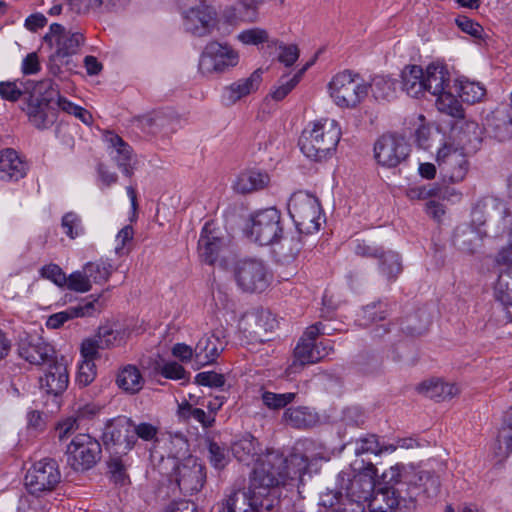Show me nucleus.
<instances>
[{"instance_id":"obj_36","label":"nucleus","mask_w":512,"mask_h":512,"mask_svg":"<svg viewBox=\"0 0 512 512\" xmlns=\"http://www.w3.org/2000/svg\"><path fill=\"white\" fill-rule=\"evenodd\" d=\"M269 183V176L256 170L242 172L234 182L233 188L241 194H248L266 187Z\"/></svg>"},{"instance_id":"obj_39","label":"nucleus","mask_w":512,"mask_h":512,"mask_svg":"<svg viewBox=\"0 0 512 512\" xmlns=\"http://www.w3.org/2000/svg\"><path fill=\"white\" fill-rule=\"evenodd\" d=\"M354 444V452L356 456L363 454L380 455L383 452H393L396 450V446L394 445L381 444L378 436L375 434H366L365 436L356 439Z\"/></svg>"},{"instance_id":"obj_51","label":"nucleus","mask_w":512,"mask_h":512,"mask_svg":"<svg viewBox=\"0 0 512 512\" xmlns=\"http://www.w3.org/2000/svg\"><path fill=\"white\" fill-rule=\"evenodd\" d=\"M441 189L438 185L429 184L409 187L405 194L410 200H426L430 197L439 196Z\"/></svg>"},{"instance_id":"obj_42","label":"nucleus","mask_w":512,"mask_h":512,"mask_svg":"<svg viewBox=\"0 0 512 512\" xmlns=\"http://www.w3.org/2000/svg\"><path fill=\"white\" fill-rule=\"evenodd\" d=\"M378 267L388 280L396 279L403 269L399 254L392 250H384L378 259Z\"/></svg>"},{"instance_id":"obj_3","label":"nucleus","mask_w":512,"mask_h":512,"mask_svg":"<svg viewBox=\"0 0 512 512\" xmlns=\"http://www.w3.org/2000/svg\"><path fill=\"white\" fill-rule=\"evenodd\" d=\"M246 233L251 241L261 246L279 242L284 234L280 210L268 207L251 213L246 225Z\"/></svg>"},{"instance_id":"obj_10","label":"nucleus","mask_w":512,"mask_h":512,"mask_svg":"<svg viewBox=\"0 0 512 512\" xmlns=\"http://www.w3.org/2000/svg\"><path fill=\"white\" fill-rule=\"evenodd\" d=\"M61 481V472L55 459L44 458L32 465L25 475V485L33 495L54 490Z\"/></svg>"},{"instance_id":"obj_63","label":"nucleus","mask_w":512,"mask_h":512,"mask_svg":"<svg viewBox=\"0 0 512 512\" xmlns=\"http://www.w3.org/2000/svg\"><path fill=\"white\" fill-rule=\"evenodd\" d=\"M456 25L465 33L474 38H481L484 32L483 27L466 16H458L455 19Z\"/></svg>"},{"instance_id":"obj_56","label":"nucleus","mask_w":512,"mask_h":512,"mask_svg":"<svg viewBox=\"0 0 512 512\" xmlns=\"http://www.w3.org/2000/svg\"><path fill=\"white\" fill-rule=\"evenodd\" d=\"M268 33L261 28H251L242 31L238 39L246 45H258L268 41Z\"/></svg>"},{"instance_id":"obj_13","label":"nucleus","mask_w":512,"mask_h":512,"mask_svg":"<svg viewBox=\"0 0 512 512\" xmlns=\"http://www.w3.org/2000/svg\"><path fill=\"white\" fill-rule=\"evenodd\" d=\"M436 163L442 180L458 183L464 180L468 172V161L462 148L444 144L438 149Z\"/></svg>"},{"instance_id":"obj_15","label":"nucleus","mask_w":512,"mask_h":512,"mask_svg":"<svg viewBox=\"0 0 512 512\" xmlns=\"http://www.w3.org/2000/svg\"><path fill=\"white\" fill-rule=\"evenodd\" d=\"M104 444L114 448L117 453H128L136 445L133 433V421L126 416H118L110 420L103 433Z\"/></svg>"},{"instance_id":"obj_53","label":"nucleus","mask_w":512,"mask_h":512,"mask_svg":"<svg viewBox=\"0 0 512 512\" xmlns=\"http://www.w3.org/2000/svg\"><path fill=\"white\" fill-rule=\"evenodd\" d=\"M159 427L148 422L134 423L133 422V433L134 437L141 439L146 442L157 441Z\"/></svg>"},{"instance_id":"obj_26","label":"nucleus","mask_w":512,"mask_h":512,"mask_svg":"<svg viewBox=\"0 0 512 512\" xmlns=\"http://www.w3.org/2000/svg\"><path fill=\"white\" fill-rule=\"evenodd\" d=\"M102 305L98 298L92 301H83L76 306L68 307L66 310L52 314L46 321V326L50 329H58L65 322L78 318L93 316L100 313Z\"/></svg>"},{"instance_id":"obj_61","label":"nucleus","mask_w":512,"mask_h":512,"mask_svg":"<svg viewBox=\"0 0 512 512\" xmlns=\"http://www.w3.org/2000/svg\"><path fill=\"white\" fill-rule=\"evenodd\" d=\"M101 349L98 338L95 336L83 340L81 344V356L85 361H93L99 357Z\"/></svg>"},{"instance_id":"obj_49","label":"nucleus","mask_w":512,"mask_h":512,"mask_svg":"<svg viewBox=\"0 0 512 512\" xmlns=\"http://www.w3.org/2000/svg\"><path fill=\"white\" fill-rule=\"evenodd\" d=\"M296 398V393H274L270 391H264L261 395L263 404L271 410H279L292 403Z\"/></svg>"},{"instance_id":"obj_7","label":"nucleus","mask_w":512,"mask_h":512,"mask_svg":"<svg viewBox=\"0 0 512 512\" xmlns=\"http://www.w3.org/2000/svg\"><path fill=\"white\" fill-rule=\"evenodd\" d=\"M230 253V240L213 222L205 223L198 240V254L208 265L223 264Z\"/></svg>"},{"instance_id":"obj_35","label":"nucleus","mask_w":512,"mask_h":512,"mask_svg":"<svg viewBox=\"0 0 512 512\" xmlns=\"http://www.w3.org/2000/svg\"><path fill=\"white\" fill-rule=\"evenodd\" d=\"M285 425L296 429H307L314 426L317 421V415L306 406H297L287 408L282 416Z\"/></svg>"},{"instance_id":"obj_14","label":"nucleus","mask_w":512,"mask_h":512,"mask_svg":"<svg viewBox=\"0 0 512 512\" xmlns=\"http://www.w3.org/2000/svg\"><path fill=\"white\" fill-rule=\"evenodd\" d=\"M410 146L404 137L384 134L374 144V157L377 163L386 168H394L409 156Z\"/></svg>"},{"instance_id":"obj_38","label":"nucleus","mask_w":512,"mask_h":512,"mask_svg":"<svg viewBox=\"0 0 512 512\" xmlns=\"http://www.w3.org/2000/svg\"><path fill=\"white\" fill-rule=\"evenodd\" d=\"M54 94H57V88L53 81L51 89L33 90L32 93H29L25 98V107L22 108L28 118L39 113L42 109H46L48 104L54 100Z\"/></svg>"},{"instance_id":"obj_58","label":"nucleus","mask_w":512,"mask_h":512,"mask_svg":"<svg viewBox=\"0 0 512 512\" xmlns=\"http://www.w3.org/2000/svg\"><path fill=\"white\" fill-rule=\"evenodd\" d=\"M209 460L212 466L222 469L228 462L227 453L224 447L216 442L210 441L208 444Z\"/></svg>"},{"instance_id":"obj_62","label":"nucleus","mask_w":512,"mask_h":512,"mask_svg":"<svg viewBox=\"0 0 512 512\" xmlns=\"http://www.w3.org/2000/svg\"><path fill=\"white\" fill-rule=\"evenodd\" d=\"M96 337L98 338L102 350L114 347L120 342L119 333L109 327H100Z\"/></svg>"},{"instance_id":"obj_44","label":"nucleus","mask_w":512,"mask_h":512,"mask_svg":"<svg viewBox=\"0 0 512 512\" xmlns=\"http://www.w3.org/2000/svg\"><path fill=\"white\" fill-rule=\"evenodd\" d=\"M370 89L373 97L378 101H390L396 94V83L387 77L376 76L373 78Z\"/></svg>"},{"instance_id":"obj_6","label":"nucleus","mask_w":512,"mask_h":512,"mask_svg":"<svg viewBox=\"0 0 512 512\" xmlns=\"http://www.w3.org/2000/svg\"><path fill=\"white\" fill-rule=\"evenodd\" d=\"M335 104L342 108L356 107L368 94V86L350 71L336 74L328 85Z\"/></svg>"},{"instance_id":"obj_59","label":"nucleus","mask_w":512,"mask_h":512,"mask_svg":"<svg viewBox=\"0 0 512 512\" xmlns=\"http://www.w3.org/2000/svg\"><path fill=\"white\" fill-rule=\"evenodd\" d=\"M195 382L202 386L220 388L225 384V377L214 371H204L195 376Z\"/></svg>"},{"instance_id":"obj_9","label":"nucleus","mask_w":512,"mask_h":512,"mask_svg":"<svg viewBox=\"0 0 512 512\" xmlns=\"http://www.w3.org/2000/svg\"><path fill=\"white\" fill-rule=\"evenodd\" d=\"M239 62L238 52L227 43L209 42L199 60V70L203 75L223 73Z\"/></svg>"},{"instance_id":"obj_34","label":"nucleus","mask_w":512,"mask_h":512,"mask_svg":"<svg viewBox=\"0 0 512 512\" xmlns=\"http://www.w3.org/2000/svg\"><path fill=\"white\" fill-rule=\"evenodd\" d=\"M402 89L411 97L418 98L425 92L424 70L418 65H407L401 73Z\"/></svg>"},{"instance_id":"obj_45","label":"nucleus","mask_w":512,"mask_h":512,"mask_svg":"<svg viewBox=\"0 0 512 512\" xmlns=\"http://www.w3.org/2000/svg\"><path fill=\"white\" fill-rule=\"evenodd\" d=\"M437 109L453 118L463 119L464 109L458 99L449 91L439 94L436 98Z\"/></svg>"},{"instance_id":"obj_54","label":"nucleus","mask_w":512,"mask_h":512,"mask_svg":"<svg viewBox=\"0 0 512 512\" xmlns=\"http://www.w3.org/2000/svg\"><path fill=\"white\" fill-rule=\"evenodd\" d=\"M420 486L428 497H434L439 493L440 480L437 475L429 471H422L419 474Z\"/></svg>"},{"instance_id":"obj_57","label":"nucleus","mask_w":512,"mask_h":512,"mask_svg":"<svg viewBox=\"0 0 512 512\" xmlns=\"http://www.w3.org/2000/svg\"><path fill=\"white\" fill-rule=\"evenodd\" d=\"M109 472L115 483L124 484L128 478L126 464L121 457H111L108 461Z\"/></svg>"},{"instance_id":"obj_5","label":"nucleus","mask_w":512,"mask_h":512,"mask_svg":"<svg viewBox=\"0 0 512 512\" xmlns=\"http://www.w3.org/2000/svg\"><path fill=\"white\" fill-rule=\"evenodd\" d=\"M288 213L300 233L312 234L321 226V209L318 199L303 191L295 192L288 202Z\"/></svg>"},{"instance_id":"obj_28","label":"nucleus","mask_w":512,"mask_h":512,"mask_svg":"<svg viewBox=\"0 0 512 512\" xmlns=\"http://www.w3.org/2000/svg\"><path fill=\"white\" fill-rule=\"evenodd\" d=\"M69 383L67 367L63 363L53 361L43 377L40 378V387L47 394L59 395L63 393Z\"/></svg>"},{"instance_id":"obj_24","label":"nucleus","mask_w":512,"mask_h":512,"mask_svg":"<svg viewBox=\"0 0 512 512\" xmlns=\"http://www.w3.org/2000/svg\"><path fill=\"white\" fill-rule=\"evenodd\" d=\"M51 88V79H44L39 82L23 79H17L14 81H2L0 82V97L6 101L16 102L22 97L25 99L29 93H32L33 90Z\"/></svg>"},{"instance_id":"obj_48","label":"nucleus","mask_w":512,"mask_h":512,"mask_svg":"<svg viewBox=\"0 0 512 512\" xmlns=\"http://www.w3.org/2000/svg\"><path fill=\"white\" fill-rule=\"evenodd\" d=\"M485 88L478 82L462 80L459 83V96L462 101L474 104L485 96Z\"/></svg>"},{"instance_id":"obj_12","label":"nucleus","mask_w":512,"mask_h":512,"mask_svg":"<svg viewBox=\"0 0 512 512\" xmlns=\"http://www.w3.org/2000/svg\"><path fill=\"white\" fill-rule=\"evenodd\" d=\"M101 445L88 434L76 435L67 448L68 464L75 471L92 468L101 458Z\"/></svg>"},{"instance_id":"obj_46","label":"nucleus","mask_w":512,"mask_h":512,"mask_svg":"<svg viewBox=\"0 0 512 512\" xmlns=\"http://www.w3.org/2000/svg\"><path fill=\"white\" fill-rule=\"evenodd\" d=\"M90 282L101 284L106 282L113 272L112 264L105 260L88 262L83 266Z\"/></svg>"},{"instance_id":"obj_47","label":"nucleus","mask_w":512,"mask_h":512,"mask_svg":"<svg viewBox=\"0 0 512 512\" xmlns=\"http://www.w3.org/2000/svg\"><path fill=\"white\" fill-rule=\"evenodd\" d=\"M137 126L149 134L162 132L168 124V119L160 112H154L135 118Z\"/></svg>"},{"instance_id":"obj_17","label":"nucleus","mask_w":512,"mask_h":512,"mask_svg":"<svg viewBox=\"0 0 512 512\" xmlns=\"http://www.w3.org/2000/svg\"><path fill=\"white\" fill-rule=\"evenodd\" d=\"M44 41L50 46L56 45L55 57L64 58L76 54L85 38L81 32L65 31L61 24L53 23L49 33L44 36Z\"/></svg>"},{"instance_id":"obj_11","label":"nucleus","mask_w":512,"mask_h":512,"mask_svg":"<svg viewBox=\"0 0 512 512\" xmlns=\"http://www.w3.org/2000/svg\"><path fill=\"white\" fill-rule=\"evenodd\" d=\"M234 275L238 286L246 292H262L270 281L268 268L261 259L245 258L236 263Z\"/></svg>"},{"instance_id":"obj_55","label":"nucleus","mask_w":512,"mask_h":512,"mask_svg":"<svg viewBox=\"0 0 512 512\" xmlns=\"http://www.w3.org/2000/svg\"><path fill=\"white\" fill-rule=\"evenodd\" d=\"M96 365L93 361H85L79 364L76 376V382L81 387H86L93 382L96 377Z\"/></svg>"},{"instance_id":"obj_8","label":"nucleus","mask_w":512,"mask_h":512,"mask_svg":"<svg viewBox=\"0 0 512 512\" xmlns=\"http://www.w3.org/2000/svg\"><path fill=\"white\" fill-rule=\"evenodd\" d=\"M376 468L372 463L360 472L351 476L349 473L339 474V487L343 490L345 496L357 507L361 508V503L369 501L375 488Z\"/></svg>"},{"instance_id":"obj_52","label":"nucleus","mask_w":512,"mask_h":512,"mask_svg":"<svg viewBox=\"0 0 512 512\" xmlns=\"http://www.w3.org/2000/svg\"><path fill=\"white\" fill-rule=\"evenodd\" d=\"M68 289L80 293L87 292L91 289L92 285L90 282V278H88L85 270L75 271L67 278L66 283Z\"/></svg>"},{"instance_id":"obj_2","label":"nucleus","mask_w":512,"mask_h":512,"mask_svg":"<svg viewBox=\"0 0 512 512\" xmlns=\"http://www.w3.org/2000/svg\"><path fill=\"white\" fill-rule=\"evenodd\" d=\"M341 138L338 122L330 118H321L309 123L299 139L302 153L314 161L331 157Z\"/></svg>"},{"instance_id":"obj_41","label":"nucleus","mask_w":512,"mask_h":512,"mask_svg":"<svg viewBox=\"0 0 512 512\" xmlns=\"http://www.w3.org/2000/svg\"><path fill=\"white\" fill-rule=\"evenodd\" d=\"M313 64V62L306 63L293 77L288 78L283 76L279 79L277 85H275L270 92V96L275 101L283 100L300 82L302 76L307 69Z\"/></svg>"},{"instance_id":"obj_18","label":"nucleus","mask_w":512,"mask_h":512,"mask_svg":"<svg viewBox=\"0 0 512 512\" xmlns=\"http://www.w3.org/2000/svg\"><path fill=\"white\" fill-rule=\"evenodd\" d=\"M204 466L195 458H188L177 467L176 481L180 490L185 494L200 491L205 483Z\"/></svg>"},{"instance_id":"obj_21","label":"nucleus","mask_w":512,"mask_h":512,"mask_svg":"<svg viewBox=\"0 0 512 512\" xmlns=\"http://www.w3.org/2000/svg\"><path fill=\"white\" fill-rule=\"evenodd\" d=\"M104 141L107 143L109 154L116 162L118 168L127 177H132L136 159L131 146L119 135L110 131L104 134Z\"/></svg>"},{"instance_id":"obj_32","label":"nucleus","mask_w":512,"mask_h":512,"mask_svg":"<svg viewBox=\"0 0 512 512\" xmlns=\"http://www.w3.org/2000/svg\"><path fill=\"white\" fill-rule=\"evenodd\" d=\"M417 390L426 397L436 401L451 399L460 392L456 384L446 383L440 379L423 381L418 385Z\"/></svg>"},{"instance_id":"obj_1","label":"nucleus","mask_w":512,"mask_h":512,"mask_svg":"<svg viewBox=\"0 0 512 512\" xmlns=\"http://www.w3.org/2000/svg\"><path fill=\"white\" fill-rule=\"evenodd\" d=\"M308 469V459L292 454L288 459L276 452L260 456L253 468L247 489H230L219 512L270 511L279 504L278 487L288 479L301 478Z\"/></svg>"},{"instance_id":"obj_40","label":"nucleus","mask_w":512,"mask_h":512,"mask_svg":"<svg viewBox=\"0 0 512 512\" xmlns=\"http://www.w3.org/2000/svg\"><path fill=\"white\" fill-rule=\"evenodd\" d=\"M231 450L238 461L248 464L257 454L258 442L254 436L247 433L232 444Z\"/></svg>"},{"instance_id":"obj_43","label":"nucleus","mask_w":512,"mask_h":512,"mask_svg":"<svg viewBox=\"0 0 512 512\" xmlns=\"http://www.w3.org/2000/svg\"><path fill=\"white\" fill-rule=\"evenodd\" d=\"M178 416L184 421L193 419L200 423L203 428H210L215 423V417L213 415L206 413L203 409L194 407L188 402L179 405Z\"/></svg>"},{"instance_id":"obj_25","label":"nucleus","mask_w":512,"mask_h":512,"mask_svg":"<svg viewBox=\"0 0 512 512\" xmlns=\"http://www.w3.org/2000/svg\"><path fill=\"white\" fill-rule=\"evenodd\" d=\"M259 0H239L224 8L221 19L232 26L255 22L258 19Z\"/></svg>"},{"instance_id":"obj_16","label":"nucleus","mask_w":512,"mask_h":512,"mask_svg":"<svg viewBox=\"0 0 512 512\" xmlns=\"http://www.w3.org/2000/svg\"><path fill=\"white\" fill-rule=\"evenodd\" d=\"M185 30L194 36L210 34L217 23V13L212 6L201 2L183 12Z\"/></svg>"},{"instance_id":"obj_22","label":"nucleus","mask_w":512,"mask_h":512,"mask_svg":"<svg viewBox=\"0 0 512 512\" xmlns=\"http://www.w3.org/2000/svg\"><path fill=\"white\" fill-rule=\"evenodd\" d=\"M241 326L255 341L264 342L268 340V333L274 331L278 323L270 312L252 311L243 316Z\"/></svg>"},{"instance_id":"obj_19","label":"nucleus","mask_w":512,"mask_h":512,"mask_svg":"<svg viewBox=\"0 0 512 512\" xmlns=\"http://www.w3.org/2000/svg\"><path fill=\"white\" fill-rule=\"evenodd\" d=\"M18 354L30 364L42 365L53 360L54 349L41 337L27 335L18 343Z\"/></svg>"},{"instance_id":"obj_37","label":"nucleus","mask_w":512,"mask_h":512,"mask_svg":"<svg viewBox=\"0 0 512 512\" xmlns=\"http://www.w3.org/2000/svg\"><path fill=\"white\" fill-rule=\"evenodd\" d=\"M144 383V378L135 365L128 364L117 373L116 384L126 393H138L143 388Z\"/></svg>"},{"instance_id":"obj_64","label":"nucleus","mask_w":512,"mask_h":512,"mask_svg":"<svg viewBox=\"0 0 512 512\" xmlns=\"http://www.w3.org/2000/svg\"><path fill=\"white\" fill-rule=\"evenodd\" d=\"M366 415L362 408L351 406L344 410L343 421L349 426H362L365 423Z\"/></svg>"},{"instance_id":"obj_30","label":"nucleus","mask_w":512,"mask_h":512,"mask_svg":"<svg viewBox=\"0 0 512 512\" xmlns=\"http://www.w3.org/2000/svg\"><path fill=\"white\" fill-rule=\"evenodd\" d=\"M262 81V70H255L249 77L240 79L230 86L226 87L223 92V98L228 104H234L241 98L255 92Z\"/></svg>"},{"instance_id":"obj_20","label":"nucleus","mask_w":512,"mask_h":512,"mask_svg":"<svg viewBox=\"0 0 512 512\" xmlns=\"http://www.w3.org/2000/svg\"><path fill=\"white\" fill-rule=\"evenodd\" d=\"M225 345L223 330H215L210 335H203L194 348V360L197 366L202 367L214 363L224 350Z\"/></svg>"},{"instance_id":"obj_23","label":"nucleus","mask_w":512,"mask_h":512,"mask_svg":"<svg viewBox=\"0 0 512 512\" xmlns=\"http://www.w3.org/2000/svg\"><path fill=\"white\" fill-rule=\"evenodd\" d=\"M414 507V501L410 499H400L398 493L393 489H381L373 492L369 499V509L371 512H405Z\"/></svg>"},{"instance_id":"obj_60","label":"nucleus","mask_w":512,"mask_h":512,"mask_svg":"<svg viewBox=\"0 0 512 512\" xmlns=\"http://www.w3.org/2000/svg\"><path fill=\"white\" fill-rule=\"evenodd\" d=\"M72 11L77 14H86L100 9L104 0H64Z\"/></svg>"},{"instance_id":"obj_31","label":"nucleus","mask_w":512,"mask_h":512,"mask_svg":"<svg viewBox=\"0 0 512 512\" xmlns=\"http://www.w3.org/2000/svg\"><path fill=\"white\" fill-rule=\"evenodd\" d=\"M425 92L439 96L447 91L450 85V74L441 64L432 63L424 71Z\"/></svg>"},{"instance_id":"obj_50","label":"nucleus","mask_w":512,"mask_h":512,"mask_svg":"<svg viewBox=\"0 0 512 512\" xmlns=\"http://www.w3.org/2000/svg\"><path fill=\"white\" fill-rule=\"evenodd\" d=\"M61 226L70 239H75L84 232L81 218L74 212H68L62 217Z\"/></svg>"},{"instance_id":"obj_33","label":"nucleus","mask_w":512,"mask_h":512,"mask_svg":"<svg viewBox=\"0 0 512 512\" xmlns=\"http://www.w3.org/2000/svg\"><path fill=\"white\" fill-rule=\"evenodd\" d=\"M481 232L469 225H462L456 228L453 236V243L459 250L473 254L481 246Z\"/></svg>"},{"instance_id":"obj_29","label":"nucleus","mask_w":512,"mask_h":512,"mask_svg":"<svg viewBox=\"0 0 512 512\" xmlns=\"http://www.w3.org/2000/svg\"><path fill=\"white\" fill-rule=\"evenodd\" d=\"M27 170L26 162L14 149L7 148L0 152V180L18 181L25 177Z\"/></svg>"},{"instance_id":"obj_27","label":"nucleus","mask_w":512,"mask_h":512,"mask_svg":"<svg viewBox=\"0 0 512 512\" xmlns=\"http://www.w3.org/2000/svg\"><path fill=\"white\" fill-rule=\"evenodd\" d=\"M494 298L504 311L503 320L512 322V267L501 269L494 285Z\"/></svg>"},{"instance_id":"obj_4","label":"nucleus","mask_w":512,"mask_h":512,"mask_svg":"<svg viewBox=\"0 0 512 512\" xmlns=\"http://www.w3.org/2000/svg\"><path fill=\"white\" fill-rule=\"evenodd\" d=\"M325 334L329 335L330 330L322 322L309 326L294 349L295 361L289 367V370L296 371L298 366L314 364L328 356L333 349L330 342L321 341L316 344L317 337Z\"/></svg>"}]
</instances>
